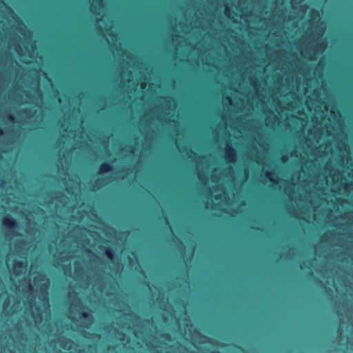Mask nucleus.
<instances>
[{
  "instance_id": "1",
  "label": "nucleus",
  "mask_w": 353,
  "mask_h": 353,
  "mask_svg": "<svg viewBox=\"0 0 353 353\" xmlns=\"http://www.w3.org/2000/svg\"><path fill=\"white\" fill-rule=\"evenodd\" d=\"M2 225L7 230L11 231L18 227V222L15 219L8 215L3 218Z\"/></svg>"
},
{
  "instance_id": "2",
  "label": "nucleus",
  "mask_w": 353,
  "mask_h": 353,
  "mask_svg": "<svg viewBox=\"0 0 353 353\" xmlns=\"http://www.w3.org/2000/svg\"><path fill=\"white\" fill-rule=\"evenodd\" d=\"M112 170H113L112 165L110 163L105 162V163H101V165L99 166V173L102 174L110 172Z\"/></svg>"
},
{
  "instance_id": "3",
  "label": "nucleus",
  "mask_w": 353,
  "mask_h": 353,
  "mask_svg": "<svg viewBox=\"0 0 353 353\" xmlns=\"http://www.w3.org/2000/svg\"><path fill=\"white\" fill-rule=\"evenodd\" d=\"M235 157H236L235 150L231 147L228 148L225 151V159L230 162H234Z\"/></svg>"
},
{
  "instance_id": "4",
  "label": "nucleus",
  "mask_w": 353,
  "mask_h": 353,
  "mask_svg": "<svg viewBox=\"0 0 353 353\" xmlns=\"http://www.w3.org/2000/svg\"><path fill=\"white\" fill-rule=\"evenodd\" d=\"M106 257L110 260H113L114 257V250L110 248H106L105 250Z\"/></svg>"
},
{
  "instance_id": "5",
  "label": "nucleus",
  "mask_w": 353,
  "mask_h": 353,
  "mask_svg": "<svg viewBox=\"0 0 353 353\" xmlns=\"http://www.w3.org/2000/svg\"><path fill=\"white\" fill-rule=\"evenodd\" d=\"M24 267V263L22 261H16L14 264V268L15 270H21Z\"/></svg>"
},
{
  "instance_id": "6",
  "label": "nucleus",
  "mask_w": 353,
  "mask_h": 353,
  "mask_svg": "<svg viewBox=\"0 0 353 353\" xmlns=\"http://www.w3.org/2000/svg\"><path fill=\"white\" fill-rule=\"evenodd\" d=\"M81 316L82 318H83L85 319H88L90 317V315L88 312H83V313H81Z\"/></svg>"
},
{
  "instance_id": "7",
  "label": "nucleus",
  "mask_w": 353,
  "mask_h": 353,
  "mask_svg": "<svg viewBox=\"0 0 353 353\" xmlns=\"http://www.w3.org/2000/svg\"><path fill=\"white\" fill-rule=\"evenodd\" d=\"M7 117L12 122H14L15 120V118L12 114H9L7 115Z\"/></svg>"
},
{
  "instance_id": "8",
  "label": "nucleus",
  "mask_w": 353,
  "mask_h": 353,
  "mask_svg": "<svg viewBox=\"0 0 353 353\" xmlns=\"http://www.w3.org/2000/svg\"><path fill=\"white\" fill-rule=\"evenodd\" d=\"M271 174H272V173H271V172H267L265 173L266 176H267V177H268V178L270 179V181H271L272 182L275 183V182H276V181H275V180L270 179V175H271Z\"/></svg>"
},
{
  "instance_id": "9",
  "label": "nucleus",
  "mask_w": 353,
  "mask_h": 353,
  "mask_svg": "<svg viewBox=\"0 0 353 353\" xmlns=\"http://www.w3.org/2000/svg\"><path fill=\"white\" fill-rule=\"evenodd\" d=\"M5 134V131L2 129V128H0V137H2Z\"/></svg>"
},
{
  "instance_id": "10",
  "label": "nucleus",
  "mask_w": 353,
  "mask_h": 353,
  "mask_svg": "<svg viewBox=\"0 0 353 353\" xmlns=\"http://www.w3.org/2000/svg\"><path fill=\"white\" fill-rule=\"evenodd\" d=\"M168 337H170V336H169L168 334H165V339H168Z\"/></svg>"
},
{
  "instance_id": "11",
  "label": "nucleus",
  "mask_w": 353,
  "mask_h": 353,
  "mask_svg": "<svg viewBox=\"0 0 353 353\" xmlns=\"http://www.w3.org/2000/svg\"><path fill=\"white\" fill-rule=\"evenodd\" d=\"M13 234H14V235H15V236H18V235H19V233H17V232L13 233Z\"/></svg>"
},
{
  "instance_id": "12",
  "label": "nucleus",
  "mask_w": 353,
  "mask_h": 353,
  "mask_svg": "<svg viewBox=\"0 0 353 353\" xmlns=\"http://www.w3.org/2000/svg\"><path fill=\"white\" fill-rule=\"evenodd\" d=\"M254 230H260V228H254Z\"/></svg>"
},
{
  "instance_id": "13",
  "label": "nucleus",
  "mask_w": 353,
  "mask_h": 353,
  "mask_svg": "<svg viewBox=\"0 0 353 353\" xmlns=\"http://www.w3.org/2000/svg\"><path fill=\"white\" fill-rule=\"evenodd\" d=\"M87 252L90 253L91 252V250H87Z\"/></svg>"
},
{
  "instance_id": "14",
  "label": "nucleus",
  "mask_w": 353,
  "mask_h": 353,
  "mask_svg": "<svg viewBox=\"0 0 353 353\" xmlns=\"http://www.w3.org/2000/svg\"><path fill=\"white\" fill-rule=\"evenodd\" d=\"M25 112H26V110H23V113H25Z\"/></svg>"
},
{
  "instance_id": "15",
  "label": "nucleus",
  "mask_w": 353,
  "mask_h": 353,
  "mask_svg": "<svg viewBox=\"0 0 353 353\" xmlns=\"http://www.w3.org/2000/svg\"><path fill=\"white\" fill-rule=\"evenodd\" d=\"M214 353H219V352H214Z\"/></svg>"
}]
</instances>
